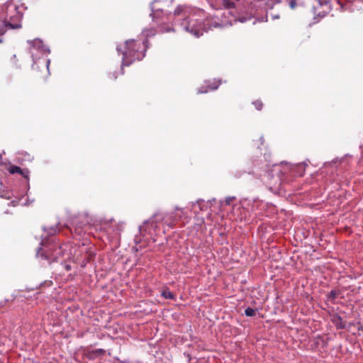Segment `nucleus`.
<instances>
[{
	"label": "nucleus",
	"mask_w": 363,
	"mask_h": 363,
	"mask_svg": "<svg viewBox=\"0 0 363 363\" xmlns=\"http://www.w3.org/2000/svg\"><path fill=\"white\" fill-rule=\"evenodd\" d=\"M240 21H241V22H244V21H245V19H244V18H242V19H240Z\"/></svg>",
	"instance_id": "nucleus-13"
},
{
	"label": "nucleus",
	"mask_w": 363,
	"mask_h": 363,
	"mask_svg": "<svg viewBox=\"0 0 363 363\" xmlns=\"http://www.w3.org/2000/svg\"><path fill=\"white\" fill-rule=\"evenodd\" d=\"M28 43H30V45H35L37 46H40L42 42L38 39L33 40V41H28Z\"/></svg>",
	"instance_id": "nucleus-6"
},
{
	"label": "nucleus",
	"mask_w": 363,
	"mask_h": 363,
	"mask_svg": "<svg viewBox=\"0 0 363 363\" xmlns=\"http://www.w3.org/2000/svg\"><path fill=\"white\" fill-rule=\"evenodd\" d=\"M186 28L196 37H199L203 34V32L200 28H194V24L189 25V26H186Z\"/></svg>",
	"instance_id": "nucleus-3"
},
{
	"label": "nucleus",
	"mask_w": 363,
	"mask_h": 363,
	"mask_svg": "<svg viewBox=\"0 0 363 363\" xmlns=\"http://www.w3.org/2000/svg\"><path fill=\"white\" fill-rule=\"evenodd\" d=\"M254 104L257 110H261L262 107V103L261 101H257L254 103Z\"/></svg>",
	"instance_id": "nucleus-7"
},
{
	"label": "nucleus",
	"mask_w": 363,
	"mask_h": 363,
	"mask_svg": "<svg viewBox=\"0 0 363 363\" xmlns=\"http://www.w3.org/2000/svg\"><path fill=\"white\" fill-rule=\"evenodd\" d=\"M316 1L320 6H323V5L327 6L328 4V0H316Z\"/></svg>",
	"instance_id": "nucleus-8"
},
{
	"label": "nucleus",
	"mask_w": 363,
	"mask_h": 363,
	"mask_svg": "<svg viewBox=\"0 0 363 363\" xmlns=\"http://www.w3.org/2000/svg\"><path fill=\"white\" fill-rule=\"evenodd\" d=\"M9 172L11 174L18 173V174H21L25 178L28 177L29 172L28 170L22 169L18 166H11L9 169Z\"/></svg>",
	"instance_id": "nucleus-2"
},
{
	"label": "nucleus",
	"mask_w": 363,
	"mask_h": 363,
	"mask_svg": "<svg viewBox=\"0 0 363 363\" xmlns=\"http://www.w3.org/2000/svg\"><path fill=\"white\" fill-rule=\"evenodd\" d=\"M126 44V50L123 52V62H122V66H128L130 65V62H126V60L130 57V58H135V43L134 40H128L126 41L125 43Z\"/></svg>",
	"instance_id": "nucleus-1"
},
{
	"label": "nucleus",
	"mask_w": 363,
	"mask_h": 363,
	"mask_svg": "<svg viewBox=\"0 0 363 363\" xmlns=\"http://www.w3.org/2000/svg\"><path fill=\"white\" fill-rule=\"evenodd\" d=\"M179 12H180V10L178 9L175 10L174 14H179Z\"/></svg>",
	"instance_id": "nucleus-12"
},
{
	"label": "nucleus",
	"mask_w": 363,
	"mask_h": 363,
	"mask_svg": "<svg viewBox=\"0 0 363 363\" xmlns=\"http://www.w3.org/2000/svg\"><path fill=\"white\" fill-rule=\"evenodd\" d=\"M1 42H2V40L0 38V43H1Z\"/></svg>",
	"instance_id": "nucleus-15"
},
{
	"label": "nucleus",
	"mask_w": 363,
	"mask_h": 363,
	"mask_svg": "<svg viewBox=\"0 0 363 363\" xmlns=\"http://www.w3.org/2000/svg\"><path fill=\"white\" fill-rule=\"evenodd\" d=\"M296 4V1H291V2L290 3V6H291L292 9H294V8H295Z\"/></svg>",
	"instance_id": "nucleus-11"
},
{
	"label": "nucleus",
	"mask_w": 363,
	"mask_h": 363,
	"mask_svg": "<svg viewBox=\"0 0 363 363\" xmlns=\"http://www.w3.org/2000/svg\"><path fill=\"white\" fill-rule=\"evenodd\" d=\"M40 249L39 248L38 251L37 252V255L39 254Z\"/></svg>",
	"instance_id": "nucleus-14"
},
{
	"label": "nucleus",
	"mask_w": 363,
	"mask_h": 363,
	"mask_svg": "<svg viewBox=\"0 0 363 363\" xmlns=\"http://www.w3.org/2000/svg\"><path fill=\"white\" fill-rule=\"evenodd\" d=\"M329 297L331 298H335L336 297V293L332 291L329 294Z\"/></svg>",
	"instance_id": "nucleus-10"
},
{
	"label": "nucleus",
	"mask_w": 363,
	"mask_h": 363,
	"mask_svg": "<svg viewBox=\"0 0 363 363\" xmlns=\"http://www.w3.org/2000/svg\"><path fill=\"white\" fill-rule=\"evenodd\" d=\"M234 197H228L226 198L225 202L227 205H230L232 201L234 199Z\"/></svg>",
	"instance_id": "nucleus-9"
},
{
	"label": "nucleus",
	"mask_w": 363,
	"mask_h": 363,
	"mask_svg": "<svg viewBox=\"0 0 363 363\" xmlns=\"http://www.w3.org/2000/svg\"><path fill=\"white\" fill-rule=\"evenodd\" d=\"M162 295L165 298L173 299L174 296V294L169 290H164L162 292Z\"/></svg>",
	"instance_id": "nucleus-4"
},
{
	"label": "nucleus",
	"mask_w": 363,
	"mask_h": 363,
	"mask_svg": "<svg viewBox=\"0 0 363 363\" xmlns=\"http://www.w3.org/2000/svg\"><path fill=\"white\" fill-rule=\"evenodd\" d=\"M245 313L247 316L252 317L256 315L257 311L251 308H247L245 311Z\"/></svg>",
	"instance_id": "nucleus-5"
}]
</instances>
